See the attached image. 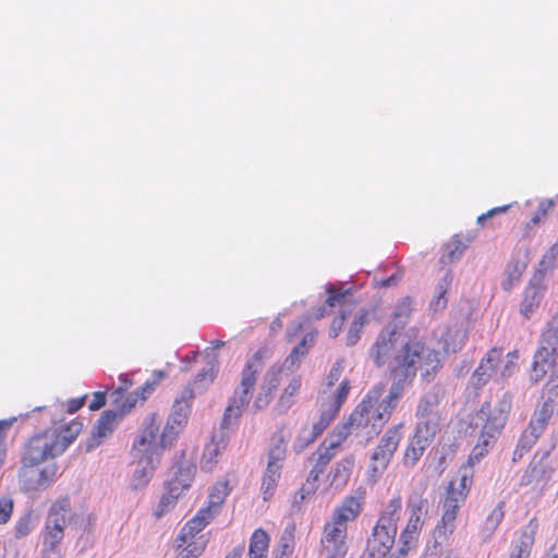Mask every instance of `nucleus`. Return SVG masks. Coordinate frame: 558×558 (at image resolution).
Segmentation results:
<instances>
[{
    "instance_id": "f8f14e48",
    "label": "nucleus",
    "mask_w": 558,
    "mask_h": 558,
    "mask_svg": "<svg viewBox=\"0 0 558 558\" xmlns=\"http://www.w3.org/2000/svg\"><path fill=\"white\" fill-rule=\"evenodd\" d=\"M377 412L368 403L360 402L350 415V424H353L356 433H364L367 436L378 435L388 422V412Z\"/></svg>"
},
{
    "instance_id": "e2e57ef3",
    "label": "nucleus",
    "mask_w": 558,
    "mask_h": 558,
    "mask_svg": "<svg viewBox=\"0 0 558 558\" xmlns=\"http://www.w3.org/2000/svg\"><path fill=\"white\" fill-rule=\"evenodd\" d=\"M510 207H511V205H502V206L494 207V208L489 209L488 211L480 215L477 217V223L483 227L487 219L492 218L493 216H495L497 214L506 213Z\"/></svg>"
},
{
    "instance_id": "338daca9",
    "label": "nucleus",
    "mask_w": 558,
    "mask_h": 558,
    "mask_svg": "<svg viewBox=\"0 0 558 558\" xmlns=\"http://www.w3.org/2000/svg\"><path fill=\"white\" fill-rule=\"evenodd\" d=\"M519 359V352L517 350L511 351L507 354V364L502 371V375H509L511 373V368L514 367L517 361Z\"/></svg>"
},
{
    "instance_id": "864d4df0",
    "label": "nucleus",
    "mask_w": 558,
    "mask_h": 558,
    "mask_svg": "<svg viewBox=\"0 0 558 558\" xmlns=\"http://www.w3.org/2000/svg\"><path fill=\"white\" fill-rule=\"evenodd\" d=\"M505 501H499L497 506L489 512L485 520L486 529L490 532L496 531L505 518Z\"/></svg>"
},
{
    "instance_id": "58836bf2",
    "label": "nucleus",
    "mask_w": 558,
    "mask_h": 558,
    "mask_svg": "<svg viewBox=\"0 0 558 558\" xmlns=\"http://www.w3.org/2000/svg\"><path fill=\"white\" fill-rule=\"evenodd\" d=\"M117 417L118 414L111 410L105 411L101 414L93 432V436L97 444H99L105 437L112 434L117 426Z\"/></svg>"
},
{
    "instance_id": "052dcab7",
    "label": "nucleus",
    "mask_w": 558,
    "mask_h": 558,
    "mask_svg": "<svg viewBox=\"0 0 558 558\" xmlns=\"http://www.w3.org/2000/svg\"><path fill=\"white\" fill-rule=\"evenodd\" d=\"M13 512V500L9 497L0 498V524H5Z\"/></svg>"
},
{
    "instance_id": "2eb2a0df",
    "label": "nucleus",
    "mask_w": 558,
    "mask_h": 558,
    "mask_svg": "<svg viewBox=\"0 0 558 558\" xmlns=\"http://www.w3.org/2000/svg\"><path fill=\"white\" fill-rule=\"evenodd\" d=\"M397 527L376 522L366 543L367 558H388L397 536Z\"/></svg>"
},
{
    "instance_id": "ddd939ff",
    "label": "nucleus",
    "mask_w": 558,
    "mask_h": 558,
    "mask_svg": "<svg viewBox=\"0 0 558 558\" xmlns=\"http://www.w3.org/2000/svg\"><path fill=\"white\" fill-rule=\"evenodd\" d=\"M348 526L327 521L320 537V553L325 558H344L348 554Z\"/></svg>"
},
{
    "instance_id": "bf43d9fd",
    "label": "nucleus",
    "mask_w": 558,
    "mask_h": 558,
    "mask_svg": "<svg viewBox=\"0 0 558 558\" xmlns=\"http://www.w3.org/2000/svg\"><path fill=\"white\" fill-rule=\"evenodd\" d=\"M412 313V300L409 296L403 298L398 302L395 310L396 318H409Z\"/></svg>"
},
{
    "instance_id": "4d7b16f0",
    "label": "nucleus",
    "mask_w": 558,
    "mask_h": 558,
    "mask_svg": "<svg viewBox=\"0 0 558 558\" xmlns=\"http://www.w3.org/2000/svg\"><path fill=\"white\" fill-rule=\"evenodd\" d=\"M464 252V246L460 241H456L448 246V252L440 259L444 264H451L461 258Z\"/></svg>"
},
{
    "instance_id": "603ef678",
    "label": "nucleus",
    "mask_w": 558,
    "mask_h": 558,
    "mask_svg": "<svg viewBox=\"0 0 558 558\" xmlns=\"http://www.w3.org/2000/svg\"><path fill=\"white\" fill-rule=\"evenodd\" d=\"M554 199H543L538 203L537 209L532 216L531 220L527 222V227L532 228L543 221L549 211H551L555 207Z\"/></svg>"
},
{
    "instance_id": "a211bd4d",
    "label": "nucleus",
    "mask_w": 558,
    "mask_h": 558,
    "mask_svg": "<svg viewBox=\"0 0 558 558\" xmlns=\"http://www.w3.org/2000/svg\"><path fill=\"white\" fill-rule=\"evenodd\" d=\"M284 368L280 365H272L263 378L258 392L254 398L253 408L256 411L266 409L272 401L275 393L280 386Z\"/></svg>"
},
{
    "instance_id": "8fccbe9b",
    "label": "nucleus",
    "mask_w": 558,
    "mask_h": 558,
    "mask_svg": "<svg viewBox=\"0 0 558 558\" xmlns=\"http://www.w3.org/2000/svg\"><path fill=\"white\" fill-rule=\"evenodd\" d=\"M536 442V440H534L532 437L527 436L522 432L512 452V461H520L533 448V446Z\"/></svg>"
},
{
    "instance_id": "a19ab883",
    "label": "nucleus",
    "mask_w": 558,
    "mask_h": 558,
    "mask_svg": "<svg viewBox=\"0 0 558 558\" xmlns=\"http://www.w3.org/2000/svg\"><path fill=\"white\" fill-rule=\"evenodd\" d=\"M375 315V308L364 310L359 316L352 322L348 333H347V344L354 345L360 340V332L365 325H367L371 320V316Z\"/></svg>"
},
{
    "instance_id": "6e6d98bb",
    "label": "nucleus",
    "mask_w": 558,
    "mask_h": 558,
    "mask_svg": "<svg viewBox=\"0 0 558 558\" xmlns=\"http://www.w3.org/2000/svg\"><path fill=\"white\" fill-rule=\"evenodd\" d=\"M492 376V366H485L484 362H481L480 365L475 368L472 379L474 381L475 387L484 386L489 377Z\"/></svg>"
},
{
    "instance_id": "bb28decb",
    "label": "nucleus",
    "mask_w": 558,
    "mask_h": 558,
    "mask_svg": "<svg viewBox=\"0 0 558 558\" xmlns=\"http://www.w3.org/2000/svg\"><path fill=\"white\" fill-rule=\"evenodd\" d=\"M433 440V438L414 432V435L410 438L404 449L402 463L408 468H413L423 457L426 448Z\"/></svg>"
},
{
    "instance_id": "20e7f679",
    "label": "nucleus",
    "mask_w": 558,
    "mask_h": 558,
    "mask_svg": "<svg viewBox=\"0 0 558 558\" xmlns=\"http://www.w3.org/2000/svg\"><path fill=\"white\" fill-rule=\"evenodd\" d=\"M546 376L545 389H558V314L548 322L532 364L531 379L534 383L544 380Z\"/></svg>"
},
{
    "instance_id": "37998d69",
    "label": "nucleus",
    "mask_w": 558,
    "mask_h": 558,
    "mask_svg": "<svg viewBox=\"0 0 558 558\" xmlns=\"http://www.w3.org/2000/svg\"><path fill=\"white\" fill-rule=\"evenodd\" d=\"M295 524L289 523L286 525L280 539H279V549H280V558H290L295 548Z\"/></svg>"
},
{
    "instance_id": "a18cd8bd",
    "label": "nucleus",
    "mask_w": 558,
    "mask_h": 558,
    "mask_svg": "<svg viewBox=\"0 0 558 558\" xmlns=\"http://www.w3.org/2000/svg\"><path fill=\"white\" fill-rule=\"evenodd\" d=\"M194 398L193 388L191 386L184 387L174 400L172 413H184L185 418H187Z\"/></svg>"
},
{
    "instance_id": "6e6552de",
    "label": "nucleus",
    "mask_w": 558,
    "mask_h": 558,
    "mask_svg": "<svg viewBox=\"0 0 558 558\" xmlns=\"http://www.w3.org/2000/svg\"><path fill=\"white\" fill-rule=\"evenodd\" d=\"M71 513L68 496L57 499L50 507L43 533V550L53 553L64 537L66 517Z\"/></svg>"
},
{
    "instance_id": "4be33fe9",
    "label": "nucleus",
    "mask_w": 558,
    "mask_h": 558,
    "mask_svg": "<svg viewBox=\"0 0 558 558\" xmlns=\"http://www.w3.org/2000/svg\"><path fill=\"white\" fill-rule=\"evenodd\" d=\"M538 527L537 518H531L520 531L518 541L511 545L508 558H531Z\"/></svg>"
},
{
    "instance_id": "f03ea898",
    "label": "nucleus",
    "mask_w": 558,
    "mask_h": 558,
    "mask_svg": "<svg viewBox=\"0 0 558 558\" xmlns=\"http://www.w3.org/2000/svg\"><path fill=\"white\" fill-rule=\"evenodd\" d=\"M425 347L423 343H409L404 347L401 354H399L393 364L390 366V374L396 379L392 383L389 392L386 395V385L378 383L373 386L362 402L372 405L377 412L385 410L388 412V421L391 417L399 400L401 399L404 389L409 386L416 375L417 363L420 362Z\"/></svg>"
},
{
    "instance_id": "7c9ffc66",
    "label": "nucleus",
    "mask_w": 558,
    "mask_h": 558,
    "mask_svg": "<svg viewBox=\"0 0 558 558\" xmlns=\"http://www.w3.org/2000/svg\"><path fill=\"white\" fill-rule=\"evenodd\" d=\"M302 388V377L300 375L291 376L287 386L282 389L277 402H276V411L278 413L287 412L296 400V396L299 395Z\"/></svg>"
},
{
    "instance_id": "ea45409f",
    "label": "nucleus",
    "mask_w": 558,
    "mask_h": 558,
    "mask_svg": "<svg viewBox=\"0 0 558 558\" xmlns=\"http://www.w3.org/2000/svg\"><path fill=\"white\" fill-rule=\"evenodd\" d=\"M352 432H355V430H354L353 424H350V418H349L345 423L337 425L324 442L331 449L338 451V449L345 441V439L352 434Z\"/></svg>"
},
{
    "instance_id": "7ed1b4c3",
    "label": "nucleus",
    "mask_w": 558,
    "mask_h": 558,
    "mask_svg": "<svg viewBox=\"0 0 558 558\" xmlns=\"http://www.w3.org/2000/svg\"><path fill=\"white\" fill-rule=\"evenodd\" d=\"M159 428L160 420L157 414H149L144 420L142 429L132 444L130 454L134 469L130 478V487L133 490L145 488L160 464L161 454L156 445Z\"/></svg>"
},
{
    "instance_id": "39448f33",
    "label": "nucleus",
    "mask_w": 558,
    "mask_h": 558,
    "mask_svg": "<svg viewBox=\"0 0 558 558\" xmlns=\"http://www.w3.org/2000/svg\"><path fill=\"white\" fill-rule=\"evenodd\" d=\"M263 350H258L250 359L246 360L241 372L240 384L234 389L233 395L229 400V404L225 410L221 421L222 428H228L234 424L247 409L253 398L257 379L263 368Z\"/></svg>"
},
{
    "instance_id": "f3484780",
    "label": "nucleus",
    "mask_w": 558,
    "mask_h": 558,
    "mask_svg": "<svg viewBox=\"0 0 558 558\" xmlns=\"http://www.w3.org/2000/svg\"><path fill=\"white\" fill-rule=\"evenodd\" d=\"M476 417L482 422L481 432L498 439L508 420V409L502 402L495 404L484 402Z\"/></svg>"
},
{
    "instance_id": "e433bc0d",
    "label": "nucleus",
    "mask_w": 558,
    "mask_h": 558,
    "mask_svg": "<svg viewBox=\"0 0 558 558\" xmlns=\"http://www.w3.org/2000/svg\"><path fill=\"white\" fill-rule=\"evenodd\" d=\"M174 547L177 550L175 558H198L206 548V541L186 539V542L183 543L180 541V536H177Z\"/></svg>"
},
{
    "instance_id": "a878e982",
    "label": "nucleus",
    "mask_w": 558,
    "mask_h": 558,
    "mask_svg": "<svg viewBox=\"0 0 558 558\" xmlns=\"http://www.w3.org/2000/svg\"><path fill=\"white\" fill-rule=\"evenodd\" d=\"M283 462L267 459V465L262 476L260 492L265 501L270 500L279 485Z\"/></svg>"
},
{
    "instance_id": "9b49d317",
    "label": "nucleus",
    "mask_w": 558,
    "mask_h": 558,
    "mask_svg": "<svg viewBox=\"0 0 558 558\" xmlns=\"http://www.w3.org/2000/svg\"><path fill=\"white\" fill-rule=\"evenodd\" d=\"M439 398L436 393H427L416 407V425L414 432L435 438L440 426Z\"/></svg>"
},
{
    "instance_id": "09e8293b",
    "label": "nucleus",
    "mask_w": 558,
    "mask_h": 558,
    "mask_svg": "<svg viewBox=\"0 0 558 558\" xmlns=\"http://www.w3.org/2000/svg\"><path fill=\"white\" fill-rule=\"evenodd\" d=\"M35 527L34 515L31 511L22 515L15 523L14 536L15 538H23L27 536Z\"/></svg>"
},
{
    "instance_id": "0eeeda50",
    "label": "nucleus",
    "mask_w": 558,
    "mask_h": 558,
    "mask_svg": "<svg viewBox=\"0 0 558 558\" xmlns=\"http://www.w3.org/2000/svg\"><path fill=\"white\" fill-rule=\"evenodd\" d=\"M403 423L393 425L385 432L371 456L368 477L377 482L388 469L403 438Z\"/></svg>"
},
{
    "instance_id": "4c0bfd02",
    "label": "nucleus",
    "mask_w": 558,
    "mask_h": 558,
    "mask_svg": "<svg viewBox=\"0 0 558 558\" xmlns=\"http://www.w3.org/2000/svg\"><path fill=\"white\" fill-rule=\"evenodd\" d=\"M317 330L307 332L302 340L292 349L284 363L291 366L299 365L300 361L307 355L310 349L314 345Z\"/></svg>"
},
{
    "instance_id": "4468645a",
    "label": "nucleus",
    "mask_w": 558,
    "mask_h": 558,
    "mask_svg": "<svg viewBox=\"0 0 558 558\" xmlns=\"http://www.w3.org/2000/svg\"><path fill=\"white\" fill-rule=\"evenodd\" d=\"M397 343V332L393 329H385L383 330L376 341L374 342L371 349V357L374 364L377 367H383L385 365L390 369L391 364H393L396 357L401 354L404 347L409 344V342L404 343L399 351L396 350ZM410 343H421L420 341H410Z\"/></svg>"
},
{
    "instance_id": "1a4fd4ad",
    "label": "nucleus",
    "mask_w": 558,
    "mask_h": 558,
    "mask_svg": "<svg viewBox=\"0 0 558 558\" xmlns=\"http://www.w3.org/2000/svg\"><path fill=\"white\" fill-rule=\"evenodd\" d=\"M554 472L555 466L550 458V451H537L522 473L519 485L529 487L533 492H543L549 484Z\"/></svg>"
},
{
    "instance_id": "412c9836",
    "label": "nucleus",
    "mask_w": 558,
    "mask_h": 558,
    "mask_svg": "<svg viewBox=\"0 0 558 558\" xmlns=\"http://www.w3.org/2000/svg\"><path fill=\"white\" fill-rule=\"evenodd\" d=\"M555 408L556 403L554 398L547 397L541 404L535 408L531 420L523 433L537 441L550 422L555 412Z\"/></svg>"
},
{
    "instance_id": "49530a36",
    "label": "nucleus",
    "mask_w": 558,
    "mask_h": 558,
    "mask_svg": "<svg viewBox=\"0 0 558 558\" xmlns=\"http://www.w3.org/2000/svg\"><path fill=\"white\" fill-rule=\"evenodd\" d=\"M219 363L217 357H210L204 367L194 378L195 384H210L214 381L218 374Z\"/></svg>"
},
{
    "instance_id": "774afa93",
    "label": "nucleus",
    "mask_w": 558,
    "mask_h": 558,
    "mask_svg": "<svg viewBox=\"0 0 558 558\" xmlns=\"http://www.w3.org/2000/svg\"><path fill=\"white\" fill-rule=\"evenodd\" d=\"M85 398L86 397H81V398H75V399L69 400L66 403V412L69 414H73V413L77 412L81 408L84 407Z\"/></svg>"
},
{
    "instance_id": "f704fd0d",
    "label": "nucleus",
    "mask_w": 558,
    "mask_h": 558,
    "mask_svg": "<svg viewBox=\"0 0 558 558\" xmlns=\"http://www.w3.org/2000/svg\"><path fill=\"white\" fill-rule=\"evenodd\" d=\"M270 536L262 527L253 531L248 541V558H268Z\"/></svg>"
},
{
    "instance_id": "72a5a7b5",
    "label": "nucleus",
    "mask_w": 558,
    "mask_h": 558,
    "mask_svg": "<svg viewBox=\"0 0 558 558\" xmlns=\"http://www.w3.org/2000/svg\"><path fill=\"white\" fill-rule=\"evenodd\" d=\"M543 296V287L538 284L527 286L523 292V299L520 306V314L524 318H530L531 315L538 308Z\"/></svg>"
},
{
    "instance_id": "9d476101",
    "label": "nucleus",
    "mask_w": 558,
    "mask_h": 558,
    "mask_svg": "<svg viewBox=\"0 0 558 558\" xmlns=\"http://www.w3.org/2000/svg\"><path fill=\"white\" fill-rule=\"evenodd\" d=\"M350 388V380L343 379L335 393L322 398L320 414L318 421L313 424L311 441H314L320 436L337 417L342 404L349 396Z\"/></svg>"
},
{
    "instance_id": "de8ad7c7",
    "label": "nucleus",
    "mask_w": 558,
    "mask_h": 558,
    "mask_svg": "<svg viewBox=\"0 0 558 558\" xmlns=\"http://www.w3.org/2000/svg\"><path fill=\"white\" fill-rule=\"evenodd\" d=\"M324 472H325L324 470H319V468L314 464V466L312 468V470L308 473L306 483L299 490L300 498L302 500H304L307 496H310L316 492L317 482Z\"/></svg>"
},
{
    "instance_id": "f257e3e1",
    "label": "nucleus",
    "mask_w": 558,
    "mask_h": 558,
    "mask_svg": "<svg viewBox=\"0 0 558 558\" xmlns=\"http://www.w3.org/2000/svg\"><path fill=\"white\" fill-rule=\"evenodd\" d=\"M82 423L71 421L53 424L29 436L23 444L20 458L19 482L25 492L48 489L61 475L56 461L82 432Z\"/></svg>"
},
{
    "instance_id": "2f4dec72",
    "label": "nucleus",
    "mask_w": 558,
    "mask_h": 558,
    "mask_svg": "<svg viewBox=\"0 0 558 558\" xmlns=\"http://www.w3.org/2000/svg\"><path fill=\"white\" fill-rule=\"evenodd\" d=\"M355 466V457L345 456L339 460L331 471V486L342 489L349 483L353 469Z\"/></svg>"
},
{
    "instance_id": "dca6fc26",
    "label": "nucleus",
    "mask_w": 558,
    "mask_h": 558,
    "mask_svg": "<svg viewBox=\"0 0 558 558\" xmlns=\"http://www.w3.org/2000/svg\"><path fill=\"white\" fill-rule=\"evenodd\" d=\"M365 499L366 488L364 486L356 487L351 495L345 496L341 504L333 509L329 521L348 526L349 522L355 521L361 514Z\"/></svg>"
},
{
    "instance_id": "680f3d73",
    "label": "nucleus",
    "mask_w": 558,
    "mask_h": 558,
    "mask_svg": "<svg viewBox=\"0 0 558 558\" xmlns=\"http://www.w3.org/2000/svg\"><path fill=\"white\" fill-rule=\"evenodd\" d=\"M501 355V348H493L487 352L486 356L483 357L481 362H484L485 366H492L493 373L496 368L497 363L500 361Z\"/></svg>"
},
{
    "instance_id": "aec40b11",
    "label": "nucleus",
    "mask_w": 558,
    "mask_h": 558,
    "mask_svg": "<svg viewBox=\"0 0 558 558\" xmlns=\"http://www.w3.org/2000/svg\"><path fill=\"white\" fill-rule=\"evenodd\" d=\"M474 471L470 468L459 469L458 476L450 480L442 501L464 505L473 485Z\"/></svg>"
},
{
    "instance_id": "0e129e2a",
    "label": "nucleus",
    "mask_w": 558,
    "mask_h": 558,
    "mask_svg": "<svg viewBox=\"0 0 558 558\" xmlns=\"http://www.w3.org/2000/svg\"><path fill=\"white\" fill-rule=\"evenodd\" d=\"M345 322V314L341 313L339 316L335 317L329 329V336L331 338H336L342 331L343 325Z\"/></svg>"
},
{
    "instance_id": "393cba45",
    "label": "nucleus",
    "mask_w": 558,
    "mask_h": 558,
    "mask_svg": "<svg viewBox=\"0 0 558 558\" xmlns=\"http://www.w3.org/2000/svg\"><path fill=\"white\" fill-rule=\"evenodd\" d=\"M186 422L187 418H185L184 413H172L169 416L161 432L159 442H156L157 447H159L160 454H162L165 449L170 448L174 444Z\"/></svg>"
},
{
    "instance_id": "c9c22d12",
    "label": "nucleus",
    "mask_w": 558,
    "mask_h": 558,
    "mask_svg": "<svg viewBox=\"0 0 558 558\" xmlns=\"http://www.w3.org/2000/svg\"><path fill=\"white\" fill-rule=\"evenodd\" d=\"M401 510L402 498L396 495L385 505L376 522L398 529Z\"/></svg>"
},
{
    "instance_id": "13d9d810",
    "label": "nucleus",
    "mask_w": 558,
    "mask_h": 558,
    "mask_svg": "<svg viewBox=\"0 0 558 558\" xmlns=\"http://www.w3.org/2000/svg\"><path fill=\"white\" fill-rule=\"evenodd\" d=\"M558 259V241L543 255L541 266L544 270L555 267Z\"/></svg>"
},
{
    "instance_id": "79ce46f5",
    "label": "nucleus",
    "mask_w": 558,
    "mask_h": 558,
    "mask_svg": "<svg viewBox=\"0 0 558 558\" xmlns=\"http://www.w3.org/2000/svg\"><path fill=\"white\" fill-rule=\"evenodd\" d=\"M328 296L325 301L324 306L319 307L317 313L315 314V318L319 319L326 315V306L333 307L336 305H343L348 295H350V290H340L333 286L327 288Z\"/></svg>"
},
{
    "instance_id": "c756f323",
    "label": "nucleus",
    "mask_w": 558,
    "mask_h": 558,
    "mask_svg": "<svg viewBox=\"0 0 558 558\" xmlns=\"http://www.w3.org/2000/svg\"><path fill=\"white\" fill-rule=\"evenodd\" d=\"M194 473L195 471L192 466L180 468L173 477L166 483L165 489L180 499L190 489L194 481Z\"/></svg>"
},
{
    "instance_id": "3c124183",
    "label": "nucleus",
    "mask_w": 558,
    "mask_h": 558,
    "mask_svg": "<svg viewBox=\"0 0 558 558\" xmlns=\"http://www.w3.org/2000/svg\"><path fill=\"white\" fill-rule=\"evenodd\" d=\"M178 500H179L178 497H175L174 495L169 493L167 489H165V493L161 495L159 502L155 509V512H154L155 517L159 519L162 515H165L166 513H168L169 511H171L172 509H174V507L178 504Z\"/></svg>"
},
{
    "instance_id": "423d86ee",
    "label": "nucleus",
    "mask_w": 558,
    "mask_h": 558,
    "mask_svg": "<svg viewBox=\"0 0 558 558\" xmlns=\"http://www.w3.org/2000/svg\"><path fill=\"white\" fill-rule=\"evenodd\" d=\"M428 508L429 504L423 492L413 490L408 496L407 522L400 532L397 549L388 558H408L409 553L417 547Z\"/></svg>"
},
{
    "instance_id": "5fc2aeb1",
    "label": "nucleus",
    "mask_w": 558,
    "mask_h": 558,
    "mask_svg": "<svg viewBox=\"0 0 558 558\" xmlns=\"http://www.w3.org/2000/svg\"><path fill=\"white\" fill-rule=\"evenodd\" d=\"M337 451L325 445L323 442L314 453L316 456L315 465L319 468V470H326V466L330 463V461L335 458Z\"/></svg>"
},
{
    "instance_id": "c85d7f7f",
    "label": "nucleus",
    "mask_w": 558,
    "mask_h": 558,
    "mask_svg": "<svg viewBox=\"0 0 558 558\" xmlns=\"http://www.w3.org/2000/svg\"><path fill=\"white\" fill-rule=\"evenodd\" d=\"M453 281L451 269H446L444 276L439 279L435 287L434 296L429 301V310L434 313L442 312L448 304V292Z\"/></svg>"
},
{
    "instance_id": "69168bd1",
    "label": "nucleus",
    "mask_w": 558,
    "mask_h": 558,
    "mask_svg": "<svg viewBox=\"0 0 558 558\" xmlns=\"http://www.w3.org/2000/svg\"><path fill=\"white\" fill-rule=\"evenodd\" d=\"M106 404V393L104 391H96L93 395V400L88 404L89 410L97 411Z\"/></svg>"
},
{
    "instance_id": "cd10ccee",
    "label": "nucleus",
    "mask_w": 558,
    "mask_h": 558,
    "mask_svg": "<svg viewBox=\"0 0 558 558\" xmlns=\"http://www.w3.org/2000/svg\"><path fill=\"white\" fill-rule=\"evenodd\" d=\"M291 436L290 429L282 424L277 427L270 437V445L267 451V459L283 462L287 456V441Z\"/></svg>"
},
{
    "instance_id": "6ab92c4d",
    "label": "nucleus",
    "mask_w": 558,
    "mask_h": 558,
    "mask_svg": "<svg viewBox=\"0 0 558 558\" xmlns=\"http://www.w3.org/2000/svg\"><path fill=\"white\" fill-rule=\"evenodd\" d=\"M462 505L442 501V513L434 530L435 547L449 544L457 527V518Z\"/></svg>"
},
{
    "instance_id": "5701e85b",
    "label": "nucleus",
    "mask_w": 558,
    "mask_h": 558,
    "mask_svg": "<svg viewBox=\"0 0 558 558\" xmlns=\"http://www.w3.org/2000/svg\"><path fill=\"white\" fill-rule=\"evenodd\" d=\"M228 442L229 437L223 432L211 437L210 441L205 446L202 454L201 469L203 471L211 472L216 468L219 462V458L228 447Z\"/></svg>"
},
{
    "instance_id": "b1692460",
    "label": "nucleus",
    "mask_w": 558,
    "mask_h": 558,
    "mask_svg": "<svg viewBox=\"0 0 558 558\" xmlns=\"http://www.w3.org/2000/svg\"><path fill=\"white\" fill-rule=\"evenodd\" d=\"M214 517L215 510H210V508L199 509L197 513L182 526L178 534V536H180V541L184 543L186 539H204V536L198 534L214 519Z\"/></svg>"
},
{
    "instance_id": "c03bdc74",
    "label": "nucleus",
    "mask_w": 558,
    "mask_h": 558,
    "mask_svg": "<svg viewBox=\"0 0 558 558\" xmlns=\"http://www.w3.org/2000/svg\"><path fill=\"white\" fill-rule=\"evenodd\" d=\"M230 493V487L228 481H222L216 483L211 492L208 496V505L206 508H210V510H215V514L217 513L219 507L223 504L226 497Z\"/></svg>"
},
{
    "instance_id": "473e14b6",
    "label": "nucleus",
    "mask_w": 558,
    "mask_h": 558,
    "mask_svg": "<svg viewBox=\"0 0 558 558\" xmlns=\"http://www.w3.org/2000/svg\"><path fill=\"white\" fill-rule=\"evenodd\" d=\"M496 441L497 438H492L490 435L481 432L475 446L472 448L466 462L462 464L460 468H470L471 471H474V465L477 464L484 457L488 454V452L492 450Z\"/></svg>"
}]
</instances>
